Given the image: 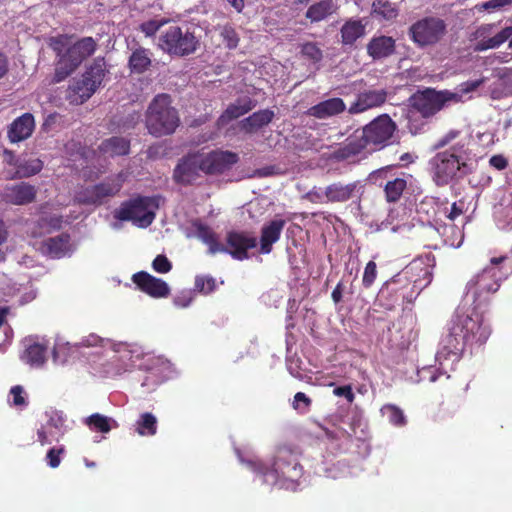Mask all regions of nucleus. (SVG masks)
I'll return each mask as SVG.
<instances>
[{
  "label": "nucleus",
  "instance_id": "14",
  "mask_svg": "<svg viewBox=\"0 0 512 512\" xmlns=\"http://www.w3.org/2000/svg\"><path fill=\"white\" fill-rule=\"evenodd\" d=\"M201 172L208 176H218L230 171L239 162L235 152L214 149L209 152H199Z\"/></svg>",
  "mask_w": 512,
  "mask_h": 512
},
{
  "label": "nucleus",
  "instance_id": "41",
  "mask_svg": "<svg viewBox=\"0 0 512 512\" xmlns=\"http://www.w3.org/2000/svg\"><path fill=\"white\" fill-rule=\"evenodd\" d=\"M406 187L407 181L403 178H395L388 181L384 187L386 201L389 203L399 201Z\"/></svg>",
  "mask_w": 512,
  "mask_h": 512
},
{
  "label": "nucleus",
  "instance_id": "36",
  "mask_svg": "<svg viewBox=\"0 0 512 512\" xmlns=\"http://www.w3.org/2000/svg\"><path fill=\"white\" fill-rule=\"evenodd\" d=\"M380 413L395 427H404L408 422L404 411L399 406L392 403L384 404L380 408Z\"/></svg>",
  "mask_w": 512,
  "mask_h": 512
},
{
  "label": "nucleus",
  "instance_id": "11",
  "mask_svg": "<svg viewBox=\"0 0 512 512\" xmlns=\"http://www.w3.org/2000/svg\"><path fill=\"white\" fill-rule=\"evenodd\" d=\"M158 208L155 197L137 196L124 201L114 211V217L120 221H133L139 227H148L155 219L154 209Z\"/></svg>",
  "mask_w": 512,
  "mask_h": 512
},
{
  "label": "nucleus",
  "instance_id": "30",
  "mask_svg": "<svg viewBox=\"0 0 512 512\" xmlns=\"http://www.w3.org/2000/svg\"><path fill=\"white\" fill-rule=\"evenodd\" d=\"M395 40L390 36L373 37L367 45V53L373 59H382L395 52Z\"/></svg>",
  "mask_w": 512,
  "mask_h": 512
},
{
  "label": "nucleus",
  "instance_id": "29",
  "mask_svg": "<svg viewBox=\"0 0 512 512\" xmlns=\"http://www.w3.org/2000/svg\"><path fill=\"white\" fill-rule=\"evenodd\" d=\"M254 106L255 103L249 97L238 99L236 103L230 104L226 108V110L219 116L216 122L217 127H225L232 120L237 119L240 116L251 111L254 108Z\"/></svg>",
  "mask_w": 512,
  "mask_h": 512
},
{
  "label": "nucleus",
  "instance_id": "22",
  "mask_svg": "<svg viewBox=\"0 0 512 512\" xmlns=\"http://www.w3.org/2000/svg\"><path fill=\"white\" fill-rule=\"evenodd\" d=\"M359 183L351 182V183H343L341 181L333 182L325 187L323 196L325 200L322 199L320 194H314L320 202L326 203H342L347 202L355 196L357 192Z\"/></svg>",
  "mask_w": 512,
  "mask_h": 512
},
{
  "label": "nucleus",
  "instance_id": "42",
  "mask_svg": "<svg viewBox=\"0 0 512 512\" xmlns=\"http://www.w3.org/2000/svg\"><path fill=\"white\" fill-rule=\"evenodd\" d=\"M136 432L141 436L155 435L157 432L156 417L150 412L141 414L136 422Z\"/></svg>",
  "mask_w": 512,
  "mask_h": 512
},
{
  "label": "nucleus",
  "instance_id": "31",
  "mask_svg": "<svg viewBox=\"0 0 512 512\" xmlns=\"http://www.w3.org/2000/svg\"><path fill=\"white\" fill-rule=\"evenodd\" d=\"M366 25L360 19L347 20L340 29L341 43L343 46H353L355 42L364 37Z\"/></svg>",
  "mask_w": 512,
  "mask_h": 512
},
{
  "label": "nucleus",
  "instance_id": "47",
  "mask_svg": "<svg viewBox=\"0 0 512 512\" xmlns=\"http://www.w3.org/2000/svg\"><path fill=\"white\" fill-rule=\"evenodd\" d=\"M47 421L44 425L49 427L50 429H55L56 432L62 434V429L64 427L65 418L62 412L57 410H51L46 412Z\"/></svg>",
  "mask_w": 512,
  "mask_h": 512
},
{
  "label": "nucleus",
  "instance_id": "9",
  "mask_svg": "<svg viewBox=\"0 0 512 512\" xmlns=\"http://www.w3.org/2000/svg\"><path fill=\"white\" fill-rule=\"evenodd\" d=\"M448 33L447 23L437 16H425L410 25L408 36L418 48L433 47Z\"/></svg>",
  "mask_w": 512,
  "mask_h": 512
},
{
  "label": "nucleus",
  "instance_id": "39",
  "mask_svg": "<svg viewBox=\"0 0 512 512\" xmlns=\"http://www.w3.org/2000/svg\"><path fill=\"white\" fill-rule=\"evenodd\" d=\"M77 67L63 55L61 58H57V62L55 64L54 74L49 80V84H58L65 79H67Z\"/></svg>",
  "mask_w": 512,
  "mask_h": 512
},
{
  "label": "nucleus",
  "instance_id": "32",
  "mask_svg": "<svg viewBox=\"0 0 512 512\" xmlns=\"http://www.w3.org/2000/svg\"><path fill=\"white\" fill-rule=\"evenodd\" d=\"M273 118L274 112L270 109L256 111L241 121V130L245 133L251 134L268 125Z\"/></svg>",
  "mask_w": 512,
  "mask_h": 512
},
{
  "label": "nucleus",
  "instance_id": "40",
  "mask_svg": "<svg viewBox=\"0 0 512 512\" xmlns=\"http://www.w3.org/2000/svg\"><path fill=\"white\" fill-rule=\"evenodd\" d=\"M45 354L46 347L39 343H34L26 348L22 359L31 366H41L46 361Z\"/></svg>",
  "mask_w": 512,
  "mask_h": 512
},
{
  "label": "nucleus",
  "instance_id": "17",
  "mask_svg": "<svg viewBox=\"0 0 512 512\" xmlns=\"http://www.w3.org/2000/svg\"><path fill=\"white\" fill-rule=\"evenodd\" d=\"M121 183L101 182L99 184L85 188L78 193L77 199L79 203L84 205H102L106 198L115 196L121 190Z\"/></svg>",
  "mask_w": 512,
  "mask_h": 512
},
{
  "label": "nucleus",
  "instance_id": "46",
  "mask_svg": "<svg viewBox=\"0 0 512 512\" xmlns=\"http://www.w3.org/2000/svg\"><path fill=\"white\" fill-rule=\"evenodd\" d=\"M71 36L62 34L56 37L50 38L49 46L56 53L57 58H61L65 53L67 47H69Z\"/></svg>",
  "mask_w": 512,
  "mask_h": 512
},
{
  "label": "nucleus",
  "instance_id": "2",
  "mask_svg": "<svg viewBox=\"0 0 512 512\" xmlns=\"http://www.w3.org/2000/svg\"><path fill=\"white\" fill-rule=\"evenodd\" d=\"M196 236L208 246V253H227L233 259L243 261L249 258V250L257 246V239L249 231L231 230L226 233L225 242L222 244L218 235L201 222L194 224Z\"/></svg>",
  "mask_w": 512,
  "mask_h": 512
},
{
  "label": "nucleus",
  "instance_id": "43",
  "mask_svg": "<svg viewBox=\"0 0 512 512\" xmlns=\"http://www.w3.org/2000/svg\"><path fill=\"white\" fill-rule=\"evenodd\" d=\"M43 168V163L39 159H32L16 163V178H28L39 173Z\"/></svg>",
  "mask_w": 512,
  "mask_h": 512
},
{
  "label": "nucleus",
  "instance_id": "37",
  "mask_svg": "<svg viewBox=\"0 0 512 512\" xmlns=\"http://www.w3.org/2000/svg\"><path fill=\"white\" fill-rule=\"evenodd\" d=\"M69 243V236L67 234L58 235L56 237L48 238L43 246L45 252L51 257L59 258L64 255L67 245Z\"/></svg>",
  "mask_w": 512,
  "mask_h": 512
},
{
  "label": "nucleus",
  "instance_id": "26",
  "mask_svg": "<svg viewBox=\"0 0 512 512\" xmlns=\"http://www.w3.org/2000/svg\"><path fill=\"white\" fill-rule=\"evenodd\" d=\"M37 188L26 182H21L5 188L4 199L13 205H27L36 199Z\"/></svg>",
  "mask_w": 512,
  "mask_h": 512
},
{
  "label": "nucleus",
  "instance_id": "64",
  "mask_svg": "<svg viewBox=\"0 0 512 512\" xmlns=\"http://www.w3.org/2000/svg\"><path fill=\"white\" fill-rule=\"evenodd\" d=\"M59 117H60V115L58 113H56V112L49 114L44 119V122L42 124V130L49 131L51 129V127L56 124V122H57Z\"/></svg>",
  "mask_w": 512,
  "mask_h": 512
},
{
  "label": "nucleus",
  "instance_id": "4",
  "mask_svg": "<svg viewBox=\"0 0 512 512\" xmlns=\"http://www.w3.org/2000/svg\"><path fill=\"white\" fill-rule=\"evenodd\" d=\"M508 261L506 255L493 257L489 266L469 280L466 294L472 297L471 306L481 309L489 304L491 297L499 290L501 281L506 279L512 270V266H506Z\"/></svg>",
  "mask_w": 512,
  "mask_h": 512
},
{
  "label": "nucleus",
  "instance_id": "34",
  "mask_svg": "<svg viewBox=\"0 0 512 512\" xmlns=\"http://www.w3.org/2000/svg\"><path fill=\"white\" fill-rule=\"evenodd\" d=\"M396 5L389 0H374L371 14L378 20L392 21L398 16Z\"/></svg>",
  "mask_w": 512,
  "mask_h": 512
},
{
  "label": "nucleus",
  "instance_id": "7",
  "mask_svg": "<svg viewBox=\"0 0 512 512\" xmlns=\"http://www.w3.org/2000/svg\"><path fill=\"white\" fill-rule=\"evenodd\" d=\"M462 101V96L456 92L435 88L418 90L409 98L410 106L425 119L434 117L451 103L457 104Z\"/></svg>",
  "mask_w": 512,
  "mask_h": 512
},
{
  "label": "nucleus",
  "instance_id": "10",
  "mask_svg": "<svg viewBox=\"0 0 512 512\" xmlns=\"http://www.w3.org/2000/svg\"><path fill=\"white\" fill-rule=\"evenodd\" d=\"M199 46V40L189 28L170 26L162 31L158 47L170 56L184 57L194 53Z\"/></svg>",
  "mask_w": 512,
  "mask_h": 512
},
{
  "label": "nucleus",
  "instance_id": "33",
  "mask_svg": "<svg viewBox=\"0 0 512 512\" xmlns=\"http://www.w3.org/2000/svg\"><path fill=\"white\" fill-rule=\"evenodd\" d=\"M99 149L101 152L109 154L110 156H123L129 153L130 142L123 137L113 136L104 140L100 144Z\"/></svg>",
  "mask_w": 512,
  "mask_h": 512
},
{
  "label": "nucleus",
  "instance_id": "8",
  "mask_svg": "<svg viewBox=\"0 0 512 512\" xmlns=\"http://www.w3.org/2000/svg\"><path fill=\"white\" fill-rule=\"evenodd\" d=\"M105 66L104 58H96L82 77L69 85L66 98L71 104H82L96 92L105 77Z\"/></svg>",
  "mask_w": 512,
  "mask_h": 512
},
{
  "label": "nucleus",
  "instance_id": "15",
  "mask_svg": "<svg viewBox=\"0 0 512 512\" xmlns=\"http://www.w3.org/2000/svg\"><path fill=\"white\" fill-rule=\"evenodd\" d=\"M497 27V23H485L476 28L470 36L471 41H476L473 48L475 52L499 48L512 36V26H507L496 33Z\"/></svg>",
  "mask_w": 512,
  "mask_h": 512
},
{
  "label": "nucleus",
  "instance_id": "21",
  "mask_svg": "<svg viewBox=\"0 0 512 512\" xmlns=\"http://www.w3.org/2000/svg\"><path fill=\"white\" fill-rule=\"evenodd\" d=\"M385 89H369L360 92L348 109L349 114H360L369 109L382 106L387 100Z\"/></svg>",
  "mask_w": 512,
  "mask_h": 512
},
{
  "label": "nucleus",
  "instance_id": "59",
  "mask_svg": "<svg viewBox=\"0 0 512 512\" xmlns=\"http://www.w3.org/2000/svg\"><path fill=\"white\" fill-rule=\"evenodd\" d=\"M489 164L496 170L502 171L508 167V160L503 155L497 154L489 159Z\"/></svg>",
  "mask_w": 512,
  "mask_h": 512
},
{
  "label": "nucleus",
  "instance_id": "55",
  "mask_svg": "<svg viewBox=\"0 0 512 512\" xmlns=\"http://www.w3.org/2000/svg\"><path fill=\"white\" fill-rule=\"evenodd\" d=\"M333 394L338 397H344L350 404L353 403L355 399V395L351 385L335 387L333 390Z\"/></svg>",
  "mask_w": 512,
  "mask_h": 512
},
{
  "label": "nucleus",
  "instance_id": "61",
  "mask_svg": "<svg viewBox=\"0 0 512 512\" xmlns=\"http://www.w3.org/2000/svg\"><path fill=\"white\" fill-rule=\"evenodd\" d=\"M191 302L192 297L189 292L181 293L177 295L173 300L174 305L178 308H186L190 305Z\"/></svg>",
  "mask_w": 512,
  "mask_h": 512
},
{
  "label": "nucleus",
  "instance_id": "1",
  "mask_svg": "<svg viewBox=\"0 0 512 512\" xmlns=\"http://www.w3.org/2000/svg\"><path fill=\"white\" fill-rule=\"evenodd\" d=\"M448 333L442 339V353L456 358L467 349L482 346L489 339L492 329L484 312L474 306L459 305L447 324Z\"/></svg>",
  "mask_w": 512,
  "mask_h": 512
},
{
  "label": "nucleus",
  "instance_id": "53",
  "mask_svg": "<svg viewBox=\"0 0 512 512\" xmlns=\"http://www.w3.org/2000/svg\"><path fill=\"white\" fill-rule=\"evenodd\" d=\"M312 404V400L303 392H297L294 395L293 407L296 410L305 412Z\"/></svg>",
  "mask_w": 512,
  "mask_h": 512
},
{
  "label": "nucleus",
  "instance_id": "54",
  "mask_svg": "<svg viewBox=\"0 0 512 512\" xmlns=\"http://www.w3.org/2000/svg\"><path fill=\"white\" fill-rule=\"evenodd\" d=\"M162 22H159L157 20H149L146 22H143L140 25V30L147 36L151 37L156 34V32L160 29L162 26Z\"/></svg>",
  "mask_w": 512,
  "mask_h": 512
},
{
  "label": "nucleus",
  "instance_id": "57",
  "mask_svg": "<svg viewBox=\"0 0 512 512\" xmlns=\"http://www.w3.org/2000/svg\"><path fill=\"white\" fill-rule=\"evenodd\" d=\"M484 82H485V78L463 82L459 85L460 92H461L459 94L461 96H463V94H468L470 92H473L476 89H478Z\"/></svg>",
  "mask_w": 512,
  "mask_h": 512
},
{
  "label": "nucleus",
  "instance_id": "16",
  "mask_svg": "<svg viewBox=\"0 0 512 512\" xmlns=\"http://www.w3.org/2000/svg\"><path fill=\"white\" fill-rule=\"evenodd\" d=\"M201 164L199 152L182 157L173 170V180L182 186L194 184L200 178Z\"/></svg>",
  "mask_w": 512,
  "mask_h": 512
},
{
  "label": "nucleus",
  "instance_id": "56",
  "mask_svg": "<svg viewBox=\"0 0 512 512\" xmlns=\"http://www.w3.org/2000/svg\"><path fill=\"white\" fill-rule=\"evenodd\" d=\"M10 394L12 395L13 404L15 406H26L27 405V401L24 397V389L22 386H20V385L13 386L10 390Z\"/></svg>",
  "mask_w": 512,
  "mask_h": 512
},
{
  "label": "nucleus",
  "instance_id": "12",
  "mask_svg": "<svg viewBox=\"0 0 512 512\" xmlns=\"http://www.w3.org/2000/svg\"><path fill=\"white\" fill-rule=\"evenodd\" d=\"M397 124L388 114H381L366 124L361 135L367 145L373 150H381L393 143Z\"/></svg>",
  "mask_w": 512,
  "mask_h": 512
},
{
  "label": "nucleus",
  "instance_id": "62",
  "mask_svg": "<svg viewBox=\"0 0 512 512\" xmlns=\"http://www.w3.org/2000/svg\"><path fill=\"white\" fill-rule=\"evenodd\" d=\"M463 213H464V202L463 201L454 202L451 205V209L447 215V218L450 219L451 221H454L456 218H458Z\"/></svg>",
  "mask_w": 512,
  "mask_h": 512
},
{
  "label": "nucleus",
  "instance_id": "35",
  "mask_svg": "<svg viewBox=\"0 0 512 512\" xmlns=\"http://www.w3.org/2000/svg\"><path fill=\"white\" fill-rule=\"evenodd\" d=\"M334 12L333 0H321L312 4L306 11V18L311 22H320Z\"/></svg>",
  "mask_w": 512,
  "mask_h": 512
},
{
  "label": "nucleus",
  "instance_id": "50",
  "mask_svg": "<svg viewBox=\"0 0 512 512\" xmlns=\"http://www.w3.org/2000/svg\"><path fill=\"white\" fill-rule=\"evenodd\" d=\"M55 434H59L55 431V429H50L46 425H41V427L37 430V439L38 442L44 446L47 444H51L54 440H58V437Z\"/></svg>",
  "mask_w": 512,
  "mask_h": 512
},
{
  "label": "nucleus",
  "instance_id": "25",
  "mask_svg": "<svg viewBox=\"0 0 512 512\" xmlns=\"http://www.w3.org/2000/svg\"><path fill=\"white\" fill-rule=\"evenodd\" d=\"M401 276L402 270L384 284L381 295L383 296L385 293L393 294L395 302L401 299L402 302L412 303L416 298H409L406 294L414 292L413 283L410 282V279H403L404 277Z\"/></svg>",
  "mask_w": 512,
  "mask_h": 512
},
{
  "label": "nucleus",
  "instance_id": "60",
  "mask_svg": "<svg viewBox=\"0 0 512 512\" xmlns=\"http://www.w3.org/2000/svg\"><path fill=\"white\" fill-rule=\"evenodd\" d=\"M510 4H512V0H489L482 4V8L491 11L501 9Z\"/></svg>",
  "mask_w": 512,
  "mask_h": 512
},
{
  "label": "nucleus",
  "instance_id": "49",
  "mask_svg": "<svg viewBox=\"0 0 512 512\" xmlns=\"http://www.w3.org/2000/svg\"><path fill=\"white\" fill-rule=\"evenodd\" d=\"M65 452H66V450L63 445L50 448L47 451L46 457H45L47 465L53 469L59 467V465L61 463L62 456L65 454Z\"/></svg>",
  "mask_w": 512,
  "mask_h": 512
},
{
  "label": "nucleus",
  "instance_id": "20",
  "mask_svg": "<svg viewBox=\"0 0 512 512\" xmlns=\"http://www.w3.org/2000/svg\"><path fill=\"white\" fill-rule=\"evenodd\" d=\"M153 52L139 44L130 47L127 68L130 75H142L154 66Z\"/></svg>",
  "mask_w": 512,
  "mask_h": 512
},
{
  "label": "nucleus",
  "instance_id": "45",
  "mask_svg": "<svg viewBox=\"0 0 512 512\" xmlns=\"http://www.w3.org/2000/svg\"><path fill=\"white\" fill-rule=\"evenodd\" d=\"M220 37L226 48L235 49L240 41L238 33L231 25H225L220 31Z\"/></svg>",
  "mask_w": 512,
  "mask_h": 512
},
{
  "label": "nucleus",
  "instance_id": "23",
  "mask_svg": "<svg viewBox=\"0 0 512 512\" xmlns=\"http://www.w3.org/2000/svg\"><path fill=\"white\" fill-rule=\"evenodd\" d=\"M366 148L367 145L362 135L358 134V131H356L333 150L331 157L336 161L354 160Z\"/></svg>",
  "mask_w": 512,
  "mask_h": 512
},
{
  "label": "nucleus",
  "instance_id": "51",
  "mask_svg": "<svg viewBox=\"0 0 512 512\" xmlns=\"http://www.w3.org/2000/svg\"><path fill=\"white\" fill-rule=\"evenodd\" d=\"M377 277V265L374 261H369L364 269L362 284L365 288H370Z\"/></svg>",
  "mask_w": 512,
  "mask_h": 512
},
{
  "label": "nucleus",
  "instance_id": "24",
  "mask_svg": "<svg viewBox=\"0 0 512 512\" xmlns=\"http://www.w3.org/2000/svg\"><path fill=\"white\" fill-rule=\"evenodd\" d=\"M97 49V42L92 37H83L67 47L63 54L77 68L81 63L93 55Z\"/></svg>",
  "mask_w": 512,
  "mask_h": 512
},
{
  "label": "nucleus",
  "instance_id": "44",
  "mask_svg": "<svg viewBox=\"0 0 512 512\" xmlns=\"http://www.w3.org/2000/svg\"><path fill=\"white\" fill-rule=\"evenodd\" d=\"M216 280L212 276L206 275V276H196L194 288L199 293H202L204 295H208L215 291L216 289Z\"/></svg>",
  "mask_w": 512,
  "mask_h": 512
},
{
  "label": "nucleus",
  "instance_id": "28",
  "mask_svg": "<svg viewBox=\"0 0 512 512\" xmlns=\"http://www.w3.org/2000/svg\"><path fill=\"white\" fill-rule=\"evenodd\" d=\"M34 128V116L28 112L24 113L10 124L8 138L12 143L26 140L32 135Z\"/></svg>",
  "mask_w": 512,
  "mask_h": 512
},
{
  "label": "nucleus",
  "instance_id": "58",
  "mask_svg": "<svg viewBox=\"0 0 512 512\" xmlns=\"http://www.w3.org/2000/svg\"><path fill=\"white\" fill-rule=\"evenodd\" d=\"M460 135L459 130H450L445 135H443L435 144V148H443L447 145H449L452 141L457 139Z\"/></svg>",
  "mask_w": 512,
  "mask_h": 512
},
{
  "label": "nucleus",
  "instance_id": "27",
  "mask_svg": "<svg viewBox=\"0 0 512 512\" xmlns=\"http://www.w3.org/2000/svg\"><path fill=\"white\" fill-rule=\"evenodd\" d=\"M346 110V104L343 99L339 97L329 98L321 101L306 111V115L317 118L327 119L337 116Z\"/></svg>",
  "mask_w": 512,
  "mask_h": 512
},
{
  "label": "nucleus",
  "instance_id": "38",
  "mask_svg": "<svg viewBox=\"0 0 512 512\" xmlns=\"http://www.w3.org/2000/svg\"><path fill=\"white\" fill-rule=\"evenodd\" d=\"M85 424L91 429L101 433H108L112 428H116L118 426L115 420L99 413H94L87 417L85 419Z\"/></svg>",
  "mask_w": 512,
  "mask_h": 512
},
{
  "label": "nucleus",
  "instance_id": "18",
  "mask_svg": "<svg viewBox=\"0 0 512 512\" xmlns=\"http://www.w3.org/2000/svg\"><path fill=\"white\" fill-rule=\"evenodd\" d=\"M132 281L141 292L152 298H166L170 295L169 285L148 272L139 271L133 274Z\"/></svg>",
  "mask_w": 512,
  "mask_h": 512
},
{
  "label": "nucleus",
  "instance_id": "19",
  "mask_svg": "<svg viewBox=\"0 0 512 512\" xmlns=\"http://www.w3.org/2000/svg\"><path fill=\"white\" fill-rule=\"evenodd\" d=\"M286 223L285 219L276 216L262 225L259 238L260 254L266 255L272 252L273 245L280 240Z\"/></svg>",
  "mask_w": 512,
  "mask_h": 512
},
{
  "label": "nucleus",
  "instance_id": "63",
  "mask_svg": "<svg viewBox=\"0 0 512 512\" xmlns=\"http://www.w3.org/2000/svg\"><path fill=\"white\" fill-rule=\"evenodd\" d=\"M344 290H345V285H344L343 281H339L331 293V298L335 304H338L342 301Z\"/></svg>",
  "mask_w": 512,
  "mask_h": 512
},
{
  "label": "nucleus",
  "instance_id": "48",
  "mask_svg": "<svg viewBox=\"0 0 512 512\" xmlns=\"http://www.w3.org/2000/svg\"><path fill=\"white\" fill-rule=\"evenodd\" d=\"M301 53L304 57L314 63L320 62L323 58L322 50L314 42H307L302 45Z\"/></svg>",
  "mask_w": 512,
  "mask_h": 512
},
{
  "label": "nucleus",
  "instance_id": "5",
  "mask_svg": "<svg viewBox=\"0 0 512 512\" xmlns=\"http://www.w3.org/2000/svg\"><path fill=\"white\" fill-rule=\"evenodd\" d=\"M262 473L268 484L285 488L293 486L303 475L298 451L287 445L279 446L271 468Z\"/></svg>",
  "mask_w": 512,
  "mask_h": 512
},
{
  "label": "nucleus",
  "instance_id": "13",
  "mask_svg": "<svg viewBox=\"0 0 512 512\" xmlns=\"http://www.w3.org/2000/svg\"><path fill=\"white\" fill-rule=\"evenodd\" d=\"M434 266L435 257L427 253L415 258L402 269L401 277L410 279L415 288L414 292L406 294L409 298H417L420 292L432 282Z\"/></svg>",
  "mask_w": 512,
  "mask_h": 512
},
{
  "label": "nucleus",
  "instance_id": "3",
  "mask_svg": "<svg viewBox=\"0 0 512 512\" xmlns=\"http://www.w3.org/2000/svg\"><path fill=\"white\" fill-rule=\"evenodd\" d=\"M469 149L465 142H457L449 149L436 153L430 160L432 178L437 186L448 185L453 180L472 173Z\"/></svg>",
  "mask_w": 512,
  "mask_h": 512
},
{
  "label": "nucleus",
  "instance_id": "52",
  "mask_svg": "<svg viewBox=\"0 0 512 512\" xmlns=\"http://www.w3.org/2000/svg\"><path fill=\"white\" fill-rule=\"evenodd\" d=\"M152 268L157 273L165 274L171 271L172 264L165 255L160 254L154 258Z\"/></svg>",
  "mask_w": 512,
  "mask_h": 512
},
{
  "label": "nucleus",
  "instance_id": "6",
  "mask_svg": "<svg viewBox=\"0 0 512 512\" xmlns=\"http://www.w3.org/2000/svg\"><path fill=\"white\" fill-rule=\"evenodd\" d=\"M146 128L155 137L171 135L180 124L176 108L172 106L171 96L165 93L156 95L146 111Z\"/></svg>",
  "mask_w": 512,
  "mask_h": 512
}]
</instances>
